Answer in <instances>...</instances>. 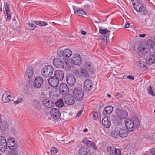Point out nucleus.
<instances>
[{
  "label": "nucleus",
  "instance_id": "obj_1",
  "mask_svg": "<svg viewBox=\"0 0 155 155\" xmlns=\"http://www.w3.org/2000/svg\"><path fill=\"white\" fill-rule=\"evenodd\" d=\"M142 1L137 0L133 4V7L134 9L138 12H142V14L145 15L146 13V10L143 5Z\"/></svg>",
  "mask_w": 155,
  "mask_h": 155
},
{
  "label": "nucleus",
  "instance_id": "obj_2",
  "mask_svg": "<svg viewBox=\"0 0 155 155\" xmlns=\"http://www.w3.org/2000/svg\"><path fill=\"white\" fill-rule=\"evenodd\" d=\"M53 68L51 65L45 66L41 70L42 75L45 77H50L53 73Z\"/></svg>",
  "mask_w": 155,
  "mask_h": 155
},
{
  "label": "nucleus",
  "instance_id": "obj_3",
  "mask_svg": "<svg viewBox=\"0 0 155 155\" xmlns=\"http://www.w3.org/2000/svg\"><path fill=\"white\" fill-rule=\"evenodd\" d=\"M84 92L83 90L79 88H75L73 92V95L76 100L81 101L83 99Z\"/></svg>",
  "mask_w": 155,
  "mask_h": 155
},
{
  "label": "nucleus",
  "instance_id": "obj_4",
  "mask_svg": "<svg viewBox=\"0 0 155 155\" xmlns=\"http://www.w3.org/2000/svg\"><path fill=\"white\" fill-rule=\"evenodd\" d=\"M57 54L59 57L67 59L72 55V53L70 49H66L64 51L61 50L58 51Z\"/></svg>",
  "mask_w": 155,
  "mask_h": 155
},
{
  "label": "nucleus",
  "instance_id": "obj_5",
  "mask_svg": "<svg viewBox=\"0 0 155 155\" xmlns=\"http://www.w3.org/2000/svg\"><path fill=\"white\" fill-rule=\"evenodd\" d=\"M116 113V117L122 119H125L128 116V113L126 110L119 108H117Z\"/></svg>",
  "mask_w": 155,
  "mask_h": 155
},
{
  "label": "nucleus",
  "instance_id": "obj_6",
  "mask_svg": "<svg viewBox=\"0 0 155 155\" xmlns=\"http://www.w3.org/2000/svg\"><path fill=\"white\" fill-rule=\"evenodd\" d=\"M14 96L8 91H6L2 96V100L5 103L9 102L13 100Z\"/></svg>",
  "mask_w": 155,
  "mask_h": 155
},
{
  "label": "nucleus",
  "instance_id": "obj_7",
  "mask_svg": "<svg viewBox=\"0 0 155 155\" xmlns=\"http://www.w3.org/2000/svg\"><path fill=\"white\" fill-rule=\"evenodd\" d=\"M107 151L110 155H121V152L119 149L114 146H109L107 148Z\"/></svg>",
  "mask_w": 155,
  "mask_h": 155
},
{
  "label": "nucleus",
  "instance_id": "obj_8",
  "mask_svg": "<svg viewBox=\"0 0 155 155\" xmlns=\"http://www.w3.org/2000/svg\"><path fill=\"white\" fill-rule=\"evenodd\" d=\"M75 74L79 78L83 76L86 78H88L89 77L87 70H86L84 67L81 69L80 71L78 70H76L75 71Z\"/></svg>",
  "mask_w": 155,
  "mask_h": 155
},
{
  "label": "nucleus",
  "instance_id": "obj_9",
  "mask_svg": "<svg viewBox=\"0 0 155 155\" xmlns=\"http://www.w3.org/2000/svg\"><path fill=\"white\" fill-rule=\"evenodd\" d=\"M44 82L43 78L40 76L36 77L34 79L33 81V86L37 88H40Z\"/></svg>",
  "mask_w": 155,
  "mask_h": 155
},
{
  "label": "nucleus",
  "instance_id": "obj_10",
  "mask_svg": "<svg viewBox=\"0 0 155 155\" xmlns=\"http://www.w3.org/2000/svg\"><path fill=\"white\" fill-rule=\"evenodd\" d=\"M93 84L91 81L89 79H86L84 83V88L87 92H91L93 91Z\"/></svg>",
  "mask_w": 155,
  "mask_h": 155
},
{
  "label": "nucleus",
  "instance_id": "obj_11",
  "mask_svg": "<svg viewBox=\"0 0 155 155\" xmlns=\"http://www.w3.org/2000/svg\"><path fill=\"white\" fill-rule=\"evenodd\" d=\"M74 98L73 96L69 94H67L64 96V98L65 104L69 105H71L75 102Z\"/></svg>",
  "mask_w": 155,
  "mask_h": 155
},
{
  "label": "nucleus",
  "instance_id": "obj_12",
  "mask_svg": "<svg viewBox=\"0 0 155 155\" xmlns=\"http://www.w3.org/2000/svg\"><path fill=\"white\" fill-rule=\"evenodd\" d=\"M66 81L68 84L71 86H74L76 82L74 75L71 74H68L66 77Z\"/></svg>",
  "mask_w": 155,
  "mask_h": 155
},
{
  "label": "nucleus",
  "instance_id": "obj_13",
  "mask_svg": "<svg viewBox=\"0 0 155 155\" xmlns=\"http://www.w3.org/2000/svg\"><path fill=\"white\" fill-rule=\"evenodd\" d=\"M7 148V142L5 137H0V151L2 152L6 150Z\"/></svg>",
  "mask_w": 155,
  "mask_h": 155
},
{
  "label": "nucleus",
  "instance_id": "obj_14",
  "mask_svg": "<svg viewBox=\"0 0 155 155\" xmlns=\"http://www.w3.org/2000/svg\"><path fill=\"white\" fill-rule=\"evenodd\" d=\"M53 63L56 68H64V62L61 58H54L53 60Z\"/></svg>",
  "mask_w": 155,
  "mask_h": 155
},
{
  "label": "nucleus",
  "instance_id": "obj_15",
  "mask_svg": "<svg viewBox=\"0 0 155 155\" xmlns=\"http://www.w3.org/2000/svg\"><path fill=\"white\" fill-rule=\"evenodd\" d=\"M71 62L74 64L80 65L82 63L81 58L78 54H76L71 58Z\"/></svg>",
  "mask_w": 155,
  "mask_h": 155
},
{
  "label": "nucleus",
  "instance_id": "obj_16",
  "mask_svg": "<svg viewBox=\"0 0 155 155\" xmlns=\"http://www.w3.org/2000/svg\"><path fill=\"white\" fill-rule=\"evenodd\" d=\"M59 90L63 95L67 94L69 92V88L67 85L65 83H61L60 84Z\"/></svg>",
  "mask_w": 155,
  "mask_h": 155
},
{
  "label": "nucleus",
  "instance_id": "obj_17",
  "mask_svg": "<svg viewBox=\"0 0 155 155\" xmlns=\"http://www.w3.org/2000/svg\"><path fill=\"white\" fill-rule=\"evenodd\" d=\"M50 113L52 117L55 120L59 118L61 115V114L59 110L55 108L52 109L50 112Z\"/></svg>",
  "mask_w": 155,
  "mask_h": 155
},
{
  "label": "nucleus",
  "instance_id": "obj_18",
  "mask_svg": "<svg viewBox=\"0 0 155 155\" xmlns=\"http://www.w3.org/2000/svg\"><path fill=\"white\" fill-rule=\"evenodd\" d=\"M59 81L54 76H52L48 79V82L50 85L54 87H57L58 85Z\"/></svg>",
  "mask_w": 155,
  "mask_h": 155
},
{
  "label": "nucleus",
  "instance_id": "obj_19",
  "mask_svg": "<svg viewBox=\"0 0 155 155\" xmlns=\"http://www.w3.org/2000/svg\"><path fill=\"white\" fill-rule=\"evenodd\" d=\"M42 104L45 107L47 108H51L54 106V102L49 99H44Z\"/></svg>",
  "mask_w": 155,
  "mask_h": 155
},
{
  "label": "nucleus",
  "instance_id": "obj_20",
  "mask_svg": "<svg viewBox=\"0 0 155 155\" xmlns=\"http://www.w3.org/2000/svg\"><path fill=\"white\" fill-rule=\"evenodd\" d=\"M64 75V72L61 70H57L54 72V77L59 81H62L63 80Z\"/></svg>",
  "mask_w": 155,
  "mask_h": 155
},
{
  "label": "nucleus",
  "instance_id": "obj_21",
  "mask_svg": "<svg viewBox=\"0 0 155 155\" xmlns=\"http://www.w3.org/2000/svg\"><path fill=\"white\" fill-rule=\"evenodd\" d=\"M84 67L87 70V72L91 74L94 73V67L93 65L90 62H86L84 64Z\"/></svg>",
  "mask_w": 155,
  "mask_h": 155
},
{
  "label": "nucleus",
  "instance_id": "obj_22",
  "mask_svg": "<svg viewBox=\"0 0 155 155\" xmlns=\"http://www.w3.org/2000/svg\"><path fill=\"white\" fill-rule=\"evenodd\" d=\"M90 150V149L87 146H83L79 149V155H86Z\"/></svg>",
  "mask_w": 155,
  "mask_h": 155
},
{
  "label": "nucleus",
  "instance_id": "obj_23",
  "mask_svg": "<svg viewBox=\"0 0 155 155\" xmlns=\"http://www.w3.org/2000/svg\"><path fill=\"white\" fill-rule=\"evenodd\" d=\"M34 74V70L32 67H28L26 69L25 75L27 77L30 78Z\"/></svg>",
  "mask_w": 155,
  "mask_h": 155
},
{
  "label": "nucleus",
  "instance_id": "obj_24",
  "mask_svg": "<svg viewBox=\"0 0 155 155\" xmlns=\"http://www.w3.org/2000/svg\"><path fill=\"white\" fill-rule=\"evenodd\" d=\"M74 13L77 15L80 14L85 15H86V12L82 9L75 6L73 7Z\"/></svg>",
  "mask_w": 155,
  "mask_h": 155
},
{
  "label": "nucleus",
  "instance_id": "obj_25",
  "mask_svg": "<svg viewBox=\"0 0 155 155\" xmlns=\"http://www.w3.org/2000/svg\"><path fill=\"white\" fill-rule=\"evenodd\" d=\"M119 136L121 138H124L128 135V132L124 128H121L118 131Z\"/></svg>",
  "mask_w": 155,
  "mask_h": 155
},
{
  "label": "nucleus",
  "instance_id": "obj_26",
  "mask_svg": "<svg viewBox=\"0 0 155 155\" xmlns=\"http://www.w3.org/2000/svg\"><path fill=\"white\" fill-rule=\"evenodd\" d=\"M155 61V56L150 55L147 56L146 59V62L147 64L151 65Z\"/></svg>",
  "mask_w": 155,
  "mask_h": 155
},
{
  "label": "nucleus",
  "instance_id": "obj_27",
  "mask_svg": "<svg viewBox=\"0 0 155 155\" xmlns=\"http://www.w3.org/2000/svg\"><path fill=\"white\" fill-rule=\"evenodd\" d=\"M113 110V108L112 106H107L105 107L103 112V114L105 116L107 114H109L112 112Z\"/></svg>",
  "mask_w": 155,
  "mask_h": 155
},
{
  "label": "nucleus",
  "instance_id": "obj_28",
  "mask_svg": "<svg viewBox=\"0 0 155 155\" xmlns=\"http://www.w3.org/2000/svg\"><path fill=\"white\" fill-rule=\"evenodd\" d=\"M61 92H59L58 90H56L53 91L51 93L50 95V97L52 99H55L60 94Z\"/></svg>",
  "mask_w": 155,
  "mask_h": 155
},
{
  "label": "nucleus",
  "instance_id": "obj_29",
  "mask_svg": "<svg viewBox=\"0 0 155 155\" xmlns=\"http://www.w3.org/2000/svg\"><path fill=\"white\" fill-rule=\"evenodd\" d=\"M102 123L103 126H110L111 125L110 121L106 117H104L103 119Z\"/></svg>",
  "mask_w": 155,
  "mask_h": 155
},
{
  "label": "nucleus",
  "instance_id": "obj_30",
  "mask_svg": "<svg viewBox=\"0 0 155 155\" xmlns=\"http://www.w3.org/2000/svg\"><path fill=\"white\" fill-rule=\"evenodd\" d=\"M125 126H134L133 120L130 118H127L125 122Z\"/></svg>",
  "mask_w": 155,
  "mask_h": 155
},
{
  "label": "nucleus",
  "instance_id": "obj_31",
  "mask_svg": "<svg viewBox=\"0 0 155 155\" xmlns=\"http://www.w3.org/2000/svg\"><path fill=\"white\" fill-rule=\"evenodd\" d=\"M149 51L151 55L155 56V44L154 43H152L150 45Z\"/></svg>",
  "mask_w": 155,
  "mask_h": 155
},
{
  "label": "nucleus",
  "instance_id": "obj_32",
  "mask_svg": "<svg viewBox=\"0 0 155 155\" xmlns=\"http://www.w3.org/2000/svg\"><path fill=\"white\" fill-rule=\"evenodd\" d=\"M56 106L58 107H61L64 105L63 101L62 99H60L57 100V101L55 103Z\"/></svg>",
  "mask_w": 155,
  "mask_h": 155
},
{
  "label": "nucleus",
  "instance_id": "obj_33",
  "mask_svg": "<svg viewBox=\"0 0 155 155\" xmlns=\"http://www.w3.org/2000/svg\"><path fill=\"white\" fill-rule=\"evenodd\" d=\"M9 148L11 150H14L18 147V145L15 141L13 143L10 144L8 145Z\"/></svg>",
  "mask_w": 155,
  "mask_h": 155
},
{
  "label": "nucleus",
  "instance_id": "obj_34",
  "mask_svg": "<svg viewBox=\"0 0 155 155\" xmlns=\"http://www.w3.org/2000/svg\"><path fill=\"white\" fill-rule=\"evenodd\" d=\"M111 136L114 138H117L119 136L118 131L116 129L114 130L111 133Z\"/></svg>",
  "mask_w": 155,
  "mask_h": 155
},
{
  "label": "nucleus",
  "instance_id": "obj_35",
  "mask_svg": "<svg viewBox=\"0 0 155 155\" xmlns=\"http://www.w3.org/2000/svg\"><path fill=\"white\" fill-rule=\"evenodd\" d=\"M113 122L114 124L117 125H121L122 124V119L120 118L117 119V117L113 120Z\"/></svg>",
  "mask_w": 155,
  "mask_h": 155
},
{
  "label": "nucleus",
  "instance_id": "obj_36",
  "mask_svg": "<svg viewBox=\"0 0 155 155\" xmlns=\"http://www.w3.org/2000/svg\"><path fill=\"white\" fill-rule=\"evenodd\" d=\"M140 50L143 55H145L147 54L148 52V49L147 48H145L144 47L141 46H140Z\"/></svg>",
  "mask_w": 155,
  "mask_h": 155
},
{
  "label": "nucleus",
  "instance_id": "obj_37",
  "mask_svg": "<svg viewBox=\"0 0 155 155\" xmlns=\"http://www.w3.org/2000/svg\"><path fill=\"white\" fill-rule=\"evenodd\" d=\"M147 64L146 62H144L140 61V62H139V63L138 65L139 67L141 68H145L147 67Z\"/></svg>",
  "mask_w": 155,
  "mask_h": 155
},
{
  "label": "nucleus",
  "instance_id": "obj_38",
  "mask_svg": "<svg viewBox=\"0 0 155 155\" xmlns=\"http://www.w3.org/2000/svg\"><path fill=\"white\" fill-rule=\"evenodd\" d=\"M144 137L148 140H151L155 142V134H153L151 137L148 135L145 136Z\"/></svg>",
  "mask_w": 155,
  "mask_h": 155
},
{
  "label": "nucleus",
  "instance_id": "obj_39",
  "mask_svg": "<svg viewBox=\"0 0 155 155\" xmlns=\"http://www.w3.org/2000/svg\"><path fill=\"white\" fill-rule=\"evenodd\" d=\"M99 32L100 34L104 35L108 32H110L109 30H108L107 29H100Z\"/></svg>",
  "mask_w": 155,
  "mask_h": 155
},
{
  "label": "nucleus",
  "instance_id": "obj_40",
  "mask_svg": "<svg viewBox=\"0 0 155 155\" xmlns=\"http://www.w3.org/2000/svg\"><path fill=\"white\" fill-rule=\"evenodd\" d=\"M147 90L148 91L149 93L151 95H152L153 96H154L155 95V94L154 93L153 91L152 90V87L150 86H149L147 88Z\"/></svg>",
  "mask_w": 155,
  "mask_h": 155
},
{
  "label": "nucleus",
  "instance_id": "obj_41",
  "mask_svg": "<svg viewBox=\"0 0 155 155\" xmlns=\"http://www.w3.org/2000/svg\"><path fill=\"white\" fill-rule=\"evenodd\" d=\"M15 141L14 140V139L13 137H11L8 139L7 140V145H9L11 143H13Z\"/></svg>",
  "mask_w": 155,
  "mask_h": 155
},
{
  "label": "nucleus",
  "instance_id": "obj_42",
  "mask_svg": "<svg viewBox=\"0 0 155 155\" xmlns=\"http://www.w3.org/2000/svg\"><path fill=\"white\" fill-rule=\"evenodd\" d=\"M90 145L92 149L94 150H97V146L93 142H91L90 143Z\"/></svg>",
  "mask_w": 155,
  "mask_h": 155
},
{
  "label": "nucleus",
  "instance_id": "obj_43",
  "mask_svg": "<svg viewBox=\"0 0 155 155\" xmlns=\"http://www.w3.org/2000/svg\"><path fill=\"white\" fill-rule=\"evenodd\" d=\"M58 151V149L55 147H52L51 149V152L52 154H54L57 153Z\"/></svg>",
  "mask_w": 155,
  "mask_h": 155
},
{
  "label": "nucleus",
  "instance_id": "obj_44",
  "mask_svg": "<svg viewBox=\"0 0 155 155\" xmlns=\"http://www.w3.org/2000/svg\"><path fill=\"white\" fill-rule=\"evenodd\" d=\"M133 121L134 123V126H139L140 123L139 120L136 117H135V119Z\"/></svg>",
  "mask_w": 155,
  "mask_h": 155
},
{
  "label": "nucleus",
  "instance_id": "obj_45",
  "mask_svg": "<svg viewBox=\"0 0 155 155\" xmlns=\"http://www.w3.org/2000/svg\"><path fill=\"white\" fill-rule=\"evenodd\" d=\"M36 26L32 23H28V28L31 30H33L36 27Z\"/></svg>",
  "mask_w": 155,
  "mask_h": 155
},
{
  "label": "nucleus",
  "instance_id": "obj_46",
  "mask_svg": "<svg viewBox=\"0 0 155 155\" xmlns=\"http://www.w3.org/2000/svg\"><path fill=\"white\" fill-rule=\"evenodd\" d=\"M5 10L6 13H8L10 11V6L8 3L6 2L5 5Z\"/></svg>",
  "mask_w": 155,
  "mask_h": 155
},
{
  "label": "nucleus",
  "instance_id": "obj_47",
  "mask_svg": "<svg viewBox=\"0 0 155 155\" xmlns=\"http://www.w3.org/2000/svg\"><path fill=\"white\" fill-rule=\"evenodd\" d=\"M102 39L104 41L107 42L109 40V36H107L106 35H103L102 37Z\"/></svg>",
  "mask_w": 155,
  "mask_h": 155
},
{
  "label": "nucleus",
  "instance_id": "obj_48",
  "mask_svg": "<svg viewBox=\"0 0 155 155\" xmlns=\"http://www.w3.org/2000/svg\"><path fill=\"white\" fill-rule=\"evenodd\" d=\"M84 9L86 11H89L90 9V5L87 4L84 6Z\"/></svg>",
  "mask_w": 155,
  "mask_h": 155
},
{
  "label": "nucleus",
  "instance_id": "obj_49",
  "mask_svg": "<svg viewBox=\"0 0 155 155\" xmlns=\"http://www.w3.org/2000/svg\"><path fill=\"white\" fill-rule=\"evenodd\" d=\"M134 127H126V129L129 132L132 131L133 130Z\"/></svg>",
  "mask_w": 155,
  "mask_h": 155
},
{
  "label": "nucleus",
  "instance_id": "obj_50",
  "mask_svg": "<svg viewBox=\"0 0 155 155\" xmlns=\"http://www.w3.org/2000/svg\"><path fill=\"white\" fill-rule=\"evenodd\" d=\"M98 113L96 112H94L93 115V118L94 119H96L97 117H98Z\"/></svg>",
  "mask_w": 155,
  "mask_h": 155
},
{
  "label": "nucleus",
  "instance_id": "obj_51",
  "mask_svg": "<svg viewBox=\"0 0 155 155\" xmlns=\"http://www.w3.org/2000/svg\"><path fill=\"white\" fill-rule=\"evenodd\" d=\"M83 142L86 144H90L91 141L87 140L86 139H84L83 140Z\"/></svg>",
  "mask_w": 155,
  "mask_h": 155
},
{
  "label": "nucleus",
  "instance_id": "obj_52",
  "mask_svg": "<svg viewBox=\"0 0 155 155\" xmlns=\"http://www.w3.org/2000/svg\"><path fill=\"white\" fill-rule=\"evenodd\" d=\"M6 14L7 15V20L8 21H9L11 18V15L10 14H8V13H6Z\"/></svg>",
  "mask_w": 155,
  "mask_h": 155
},
{
  "label": "nucleus",
  "instance_id": "obj_53",
  "mask_svg": "<svg viewBox=\"0 0 155 155\" xmlns=\"http://www.w3.org/2000/svg\"><path fill=\"white\" fill-rule=\"evenodd\" d=\"M151 153L153 155H155V148H152L150 150Z\"/></svg>",
  "mask_w": 155,
  "mask_h": 155
},
{
  "label": "nucleus",
  "instance_id": "obj_54",
  "mask_svg": "<svg viewBox=\"0 0 155 155\" xmlns=\"http://www.w3.org/2000/svg\"><path fill=\"white\" fill-rule=\"evenodd\" d=\"M2 126H6V125L8 126V124L7 122L5 121H2V123H1V124Z\"/></svg>",
  "mask_w": 155,
  "mask_h": 155
},
{
  "label": "nucleus",
  "instance_id": "obj_55",
  "mask_svg": "<svg viewBox=\"0 0 155 155\" xmlns=\"http://www.w3.org/2000/svg\"><path fill=\"white\" fill-rule=\"evenodd\" d=\"M41 24H40V26H45L47 25V23L44 21H41Z\"/></svg>",
  "mask_w": 155,
  "mask_h": 155
},
{
  "label": "nucleus",
  "instance_id": "obj_56",
  "mask_svg": "<svg viewBox=\"0 0 155 155\" xmlns=\"http://www.w3.org/2000/svg\"><path fill=\"white\" fill-rule=\"evenodd\" d=\"M22 101V100L21 99H18L16 101H14V103L16 104L21 103Z\"/></svg>",
  "mask_w": 155,
  "mask_h": 155
},
{
  "label": "nucleus",
  "instance_id": "obj_57",
  "mask_svg": "<svg viewBox=\"0 0 155 155\" xmlns=\"http://www.w3.org/2000/svg\"><path fill=\"white\" fill-rule=\"evenodd\" d=\"M127 78L131 80H133L134 78V76L131 75H128L127 76Z\"/></svg>",
  "mask_w": 155,
  "mask_h": 155
},
{
  "label": "nucleus",
  "instance_id": "obj_58",
  "mask_svg": "<svg viewBox=\"0 0 155 155\" xmlns=\"http://www.w3.org/2000/svg\"><path fill=\"white\" fill-rule=\"evenodd\" d=\"M82 112H83V110H82V109L78 113V114H77V116L78 117H79L80 116H81V114L82 113Z\"/></svg>",
  "mask_w": 155,
  "mask_h": 155
},
{
  "label": "nucleus",
  "instance_id": "obj_59",
  "mask_svg": "<svg viewBox=\"0 0 155 155\" xmlns=\"http://www.w3.org/2000/svg\"><path fill=\"white\" fill-rule=\"evenodd\" d=\"M122 96V94L120 93H118L116 95V97L117 98H119Z\"/></svg>",
  "mask_w": 155,
  "mask_h": 155
},
{
  "label": "nucleus",
  "instance_id": "obj_60",
  "mask_svg": "<svg viewBox=\"0 0 155 155\" xmlns=\"http://www.w3.org/2000/svg\"><path fill=\"white\" fill-rule=\"evenodd\" d=\"M9 155H17L16 153L12 151L9 153Z\"/></svg>",
  "mask_w": 155,
  "mask_h": 155
},
{
  "label": "nucleus",
  "instance_id": "obj_61",
  "mask_svg": "<svg viewBox=\"0 0 155 155\" xmlns=\"http://www.w3.org/2000/svg\"><path fill=\"white\" fill-rule=\"evenodd\" d=\"M35 23L36 25H39L40 26V24H41V21H35Z\"/></svg>",
  "mask_w": 155,
  "mask_h": 155
},
{
  "label": "nucleus",
  "instance_id": "obj_62",
  "mask_svg": "<svg viewBox=\"0 0 155 155\" xmlns=\"http://www.w3.org/2000/svg\"><path fill=\"white\" fill-rule=\"evenodd\" d=\"M146 36V34H140L139 35V37L144 38Z\"/></svg>",
  "mask_w": 155,
  "mask_h": 155
},
{
  "label": "nucleus",
  "instance_id": "obj_63",
  "mask_svg": "<svg viewBox=\"0 0 155 155\" xmlns=\"http://www.w3.org/2000/svg\"><path fill=\"white\" fill-rule=\"evenodd\" d=\"M130 24L128 22H126L124 27L125 28H128L129 27Z\"/></svg>",
  "mask_w": 155,
  "mask_h": 155
},
{
  "label": "nucleus",
  "instance_id": "obj_64",
  "mask_svg": "<svg viewBox=\"0 0 155 155\" xmlns=\"http://www.w3.org/2000/svg\"><path fill=\"white\" fill-rule=\"evenodd\" d=\"M81 33L83 35H85L86 34V32L84 31L81 30Z\"/></svg>",
  "mask_w": 155,
  "mask_h": 155
}]
</instances>
